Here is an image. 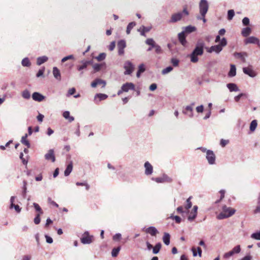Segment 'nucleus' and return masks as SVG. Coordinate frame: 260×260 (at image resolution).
Instances as JSON below:
<instances>
[{
  "label": "nucleus",
  "mask_w": 260,
  "mask_h": 260,
  "mask_svg": "<svg viewBox=\"0 0 260 260\" xmlns=\"http://www.w3.org/2000/svg\"><path fill=\"white\" fill-rule=\"evenodd\" d=\"M205 45V44L203 41L199 40L197 42L195 48L189 55L191 62L196 63L198 61V56L203 54Z\"/></svg>",
  "instance_id": "nucleus-1"
},
{
  "label": "nucleus",
  "mask_w": 260,
  "mask_h": 260,
  "mask_svg": "<svg viewBox=\"0 0 260 260\" xmlns=\"http://www.w3.org/2000/svg\"><path fill=\"white\" fill-rule=\"evenodd\" d=\"M235 212L236 210L234 209L224 205L222 207V211L217 216V218L219 220L227 218L234 215Z\"/></svg>",
  "instance_id": "nucleus-2"
},
{
  "label": "nucleus",
  "mask_w": 260,
  "mask_h": 260,
  "mask_svg": "<svg viewBox=\"0 0 260 260\" xmlns=\"http://www.w3.org/2000/svg\"><path fill=\"white\" fill-rule=\"evenodd\" d=\"M227 45V41L225 38H223L219 44L216 45L212 46L210 48H206L207 51L208 53L215 52L217 54H219L223 49V47H225Z\"/></svg>",
  "instance_id": "nucleus-3"
},
{
  "label": "nucleus",
  "mask_w": 260,
  "mask_h": 260,
  "mask_svg": "<svg viewBox=\"0 0 260 260\" xmlns=\"http://www.w3.org/2000/svg\"><path fill=\"white\" fill-rule=\"evenodd\" d=\"M189 15V12L186 8H184L181 12H178L172 15L169 22L175 23L181 20L184 16H187Z\"/></svg>",
  "instance_id": "nucleus-4"
},
{
  "label": "nucleus",
  "mask_w": 260,
  "mask_h": 260,
  "mask_svg": "<svg viewBox=\"0 0 260 260\" xmlns=\"http://www.w3.org/2000/svg\"><path fill=\"white\" fill-rule=\"evenodd\" d=\"M209 9V4L207 0H201L199 3V11L201 16L206 15Z\"/></svg>",
  "instance_id": "nucleus-5"
},
{
  "label": "nucleus",
  "mask_w": 260,
  "mask_h": 260,
  "mask_svg": "<svg viewBox=\"0 0 260 260\" xmlns=\"http://www.w3.org/2000/svg\"><path fill=\"white\" fill-rule=\"evenodd\" d=\"M123 68L125 70L124 74L125 75H131L134 72L135 69L134 65L130 61H126L123 66Z\"/></svg>",
  "instance_id": "nucleus-6"
},
{
  "label": "nucleus",
  "mask_w": 260,
  "mask_h": 260,
  "mask_svg": "<svg viewBox=\"0 0 260 260\" xmlns=\"http://www.w3.org/2000/svg\"><path fill=\"white\" fill-rule=\"evenodd\" d=\"M145 43L146 44L151 46L152 47L154 48L156 53L160 54L162 52V50L160 46L156 44L153 39H147L146 40Z\"/></svg>",
  "instance_id": "nucleus-7"
},
{
  "label": "nucleus",
  "mask_w": 260,
  "mask_h": 260,
  "mask_svg": "<svg viewBox=\"0 0 260 260\" xmlns=\"http://www.w3.org/2000/svg\"><path fill=\"white\" fill-rule=\"evenodd\" d=\"M241 251V246L240 245H238L234 247L232 250L229 251L228 252L225 253L224 254L223 257L225 258H228L230 257L233 256L235 254L239 253Z\"/></svg>",
  "instance_id": "nucleus-8"
},
{
  "label": "nucleus",
  "mask_w": 260,
  "mask_h": 260,
  "mask_svg": "<svg viewBox=\"0 0 260 260\" xmlns=\"http://www.w3.org/2000/svg\"><path fill=\"white\" fill-rule=\"evenodd\" d=\"M206 158L208 162L210 165H214L215 164V155L213 151L208 150L206 155Z\"/></svg>",
  "instance_id": "nucleus-9"
},
{
  "label": "nucleus",
  "mask_w": 260,
  "mask_h": 260,
  "mask_svg": "<svg viewBox=\"0 0 260 260\" xmlns=\"http://www.w3.org/2000/svg\"><path fill=\"white\" fill-rule=\"evenodd\" d=\"M92 236H89L88 232H85L81 238V242L84 244H90L92 242Z\"/></svg>",
  "instance_id": "nucleus-10"
},
{
  "label": "nucleus",
  "mask_w": 260,
  "mask_h": 260,
  "mask_svg": "<svg viewBox=\"0 0 260 260\" xmlns=\"http://www.w3.org/2000/svg\"><path fill=\"white\" fill-rule=\"evenodd\" d=\"M80 62L81 63V64L78 66L77 67V69L78 71L81 72L80 75L82 76V74H83V72L82 71V70L85 69L89 64H91L92 61L83 60H81Z\"/></svg>",
  "instance_id": "nucleus-11"
},
{
  "label": "nucleus",
  "mask_w": 260,
  "mask_h": 260,
  "mask_svg": "<svg viewBox=\"0 0 260 260\" xmlns=\"http://www.w3.org/2000/svg\"><path fill=\"white\" fill-rule=\"evenodd\" d=\"M117 47L118 49V54L120 55H122L124 54V49L126 47V43L124 40H120L118 41L117 44Z\"/></svg>",
  "instance_id": "nucleus-12"
},
{
  "label": "nucleus",
  "mask_w": 260,
  "mask_h": 260,
  "mask_svg": "<svg viewBox=\"0 0 260 260\" xmlns=\"http://www.w3.org/2000/svg\"><path fill=\"white\" fill-rule=\"evenodd\" d=\"M194 105V103H192L190 105L186 106L185 108V111H183V113L184 114L187 115L189 117L192 118L193 116V106Z\"/></svg>",
  "instance_id": "nucleus-13"
},
{
  "label": "nucleus",
  "mask_w": 260,
  "mask_h": 260,
  "mask_svg": "<svg viewBox=\"0 0 260 260\" xmlns=\"http://www.w3.org/2000/svg\"><path fill=\"white\" fill-rule=\"evenodd\" d=\"M122 90L124 92H128L129 90H135V86L134 83L132 82H126L123 84L122 86Z\"/></svg>",
  "instance_id": "nucleus-14"
},
{
  "label": "nucleus",
  "mask_w": 260,
  "mask_h": 260,
  "mask_svg": "<svg viewBox=\"0 0 260 260\" xmlns=\"http://www.w3.org/2000/svg\"><path fill=\"white\" fill-rule=\"evenodd\" d=\"M45 158L46 160H51L54 162L55 161V157L53 149H50L48 152L45 155Z\"/></svg>",
  "instance_id": "nucleus-15"
},
{
  "label": "nucleus",
  "mask_w": 260,
  "mask_h": 260,
  "mask_svg": "<svg viewBox=\"0 0 260 260\" xmlns=\"http://www.w3.org/2000/svg\"><path fill=\"white\" fill-rule=\"evenodd\" d=\"M145 174L146 175H151L153 173V167L148 161L144 164Z\"/></svg>",
  "instance_id": "nucleus-16"
},
{
  "label": "nucleus",
  "mask_w": 260,
  "mask_h": 260,
  "mask_svg": "<svg viewBox=\"0 0 260 260\" xmlns=\"http://www.w3.org/2000/svg\"><path fill=\"white\" fill-rule=\"evenodd\" d=\"M245 44H254L259 46V39L253 36L249 37L245 40Z\"/></svg>",
  "instance_id": "nucleus-17"
},
{
  "label": "nucleus",
  "mask_w": 260,
  "mask_h": 260,
  "mask_svg": "<svg viewBox=\"0 0 260 260\" xmlns=\"http://www.w3.org/2000/svg\"><path fill=\"white\" fill-rule=\"evenodd\" d=\"M32 98L34 101L40 102L43 101L45 97L39 92H35L32 94Z\"/></svg>",
  "instance_id": "nucleus-18"
},
{
  "label": "nucleus",
  "mask_w": 260,
  "mask_h": 260,
  "mask_svg": "<svg viewBox=\"0 0 260 260\" xmlns=\"http://www.w3.org/2000/svg\"><path fill=\"white\" fill-rule=\"evenodd\" d=\"M235 57L240 58L243 62L246 61V57H247L248 55L246 52H235L234 54Z\"/></svg>",
  "instance_id": "nucleus-19"
},
{
  "label": "nucleus",
  "mask_w": 260,
  "mask_h": 260,
  "mask_svg": "<svg viewBox=\"0 0 260 260\" xmlns=\"http://www.w3.org/2000/svg\"><path fill=\"white\" fill-rule=\"evenodd\" d=\"M243 71L244 74L248 75L251 77H254L256 76V74L250 68H243Z\"/></svg>",
  "instance_id": "nucleus-20"
},
{
  "label": "nucleus",
  "mask_w": 260,
  "mask_h": 260,
  "mask_svg": "<svg viewBox=\"0 0 260 260\" xmlns=\"http://www.w3.org/2000/svg\"><path fill=\"white\" fill-rule=\"evenodd\" d=\"M178 39L183 46H185L186 44V40L184 31H182L178 34Z\"/></svg>",
  "instance_id": "nucleus-21"
},
{
  "label": "nucleus",
  "mask_w": 260,
  "mask_h": 260,
  "mask_svg": "<svg viewBox=\"0 0 260 260\" xmlns=\"http://www.w3.org/2000/svg\"><path fill=\"white\" fill-rule=\"evenodd\" d=\"M145 231L147 233L150 234L152 236H155L158 233V231L154 226L148 228Z\"/></svg>",
  "instance_id": "nucleus-22"
},
{
  "label": "nucleus",
  "mask_w": 260,
  "mask_h": 260,
  "mask_svg": "<svg viewBox=\"0 0 260 260\" xmlns=\"http://www.w3.org/2000/svg\"><path fill=\"white\" fill-rule=\"evenodd\" d=\"M226 86L231 92L238 91L239 90L238 87L235 83H228Z\"/></svg>",
  "instance_id": "nucleus-23"
},
{
  "label": "nucleus",
  "mask_w": 260,
  "mask_h": 260,
  "mask_svg": "<svg viewBox=\"0 0 260 260\" xmlns=\"http://www.w3.org/2000/svg\"><path fill=\"white\" fill-rule=\"evenodd\" d=\"M73 170V162L71 161L67 166L64 172V175L65 176H68Z\"/></svg>",
  "instance_id": "nucleus-24"
},
{
  "label": "nucleus",
  "mask_w": 260,
  "mask_h": 260,
  "mask_svg": "<svg viewBox=\"0 0 260 260\" xmlns=\"http://www.w3.org/2000/svg\"><path fill=\"white\" fill-rule=\"evenodd\" d=\"M151 29V27H146L142 26L138 30L140 32V34L142 36H146L145 32L149 31Z\"/></svg>",
  "instance_id": "nucleus-25"
},
{
  "label": "nucleus",
  "mask_w": 260,
  "mask_h": 260,
  "mask_svg": "<svg viewBox=\"0 0 260 260\" xmlns=\"http://www.w3.org/2000/svg\"><path fill=\"white\" fill-rule=\"evenodd\" d=\"M48 60V57L46 56H42L37 58V64L38 66H40L44 62H46Z\"/></svg>",
  "instance_id": "nucleus-26"
},
{
  "label": "nucleus",
  "mask_w": 260,
  "mask_h": 260,
  "mask_svg": "<svg viewBox=\"0 0 260 260\" xmlns=\"http://www.w3.org/2000/svg\"><path fill=\"white\" fill-rule=\"evenodd\" d=\"M236 75V68L234 64H231L230 70L228 73V76L230 77H233Z\"/></svg>",
  "instance_id": "nucleus-27"
},
{
  "label": "nucleus",
  "mask_w": 260,
  "mask_h": 260,
  "mask_svg": "<svg viewBox=\"0 0 260 260\" xmlns=\"http://www.w3.org/2000/svg\"><path fill=\"white\" fill-rule=\"evenodd\" d=\"M251 32V29L249 27H246L243 28L241 34L243 37H248Z\"/></svg>",
  "instance_id": "nucleus-28"
},
{
  "label": "nucleus",
  "mask_w": 260,
  "mask_h": 260,
  "mask_svg": "<svg viewBox=\"0 0 260 260\" xmlns=\"http://www.w3.org/2000/svg\"><path fill=\"white\" fill-rule=\"evenodd\" d=\"M53 74L54 77L56 79L60 80V73L59 70L58 69L57 67H54L53 68Z\"/></svg>",
  "instance_id": "nucleus-29"
},
{
  "label": "nucleus",
  "mask_w": 260,
  "mask_h": 260,
  "mask_svg": "<svg viewBox=\"0 0 260 260\" xmlns=\"http://www.w3.org/2000/svg\"><path fill=\"white\" fill-rule=\"evenodd\" d=\"M162 240L165 244L169 245L170 242V234L167 233L164 234L162 238Z\"/></svg>",
  "instance_id": "nucleus-30"
},
{
  "label": "nucleus",
  "mask_w": 260,
  "mask_h": 260,
  "mask_svg": "<svg viewBox=\"0 0 260 260\" xmlns=\"http://www.w3.org/2000/svg\"><path fill=\"white\" fill-rule=\"evenodd\" d=\"M28 137V135L27 134H26L24 136H23L22 138H21V142L26 145L27 148H29L30 147V143L29 142H28V140H27V138Z\"/></svg>",
  "instance_id": "nucleus-31"
},
{
  "label": "nucleus",
  "mask_w": 260,
  "mask_h": 260,
  "mask_svg": "<svg viewBox=\"0 0 260 260\" xmlns=\"http://www.w3.org/2000/svg\"><path fill=\"white\" fill-rule=\"evenodd\" d=\"M196 30V28L194 26H192L191 25H188L187 26H186L184 28V30L183 31H184V34H189L191 33Z\"/></svg>",
  "instance_id": "nucleus-32"
},
{
  "label": "nucleus",
  "mask_w": 260,
  "mask_h": 260,
  "mask_svg": "<svg viewBox=\"0 0 260 260\" xmlns=\"http://www.w3.org/2000/svg\"><path fill=\"white\" fill-rule=\"evenodd\" d=\"M108 98V95L104 93H97L95 94L94 96L95 100H96L97 99H99V101H101L102 100H104Z\"/></svg>",
  "instance_id": "nucleus-33"
},
{
  "label": "nucleus",
  "mask_w": 260,
  "mask_h": 260,
  "mask_svg": "<svg viewBox=\"0 0 260 260\" xmlns=\"http://www.w3.org/2000/svg\"><path fill=\"white\" fill-rule=\"evenodd\" d=\"M21 64L24 67H29L31 66V62L28 57H25L22 60Z\"/></svg>",
  "instance_id": "nucleus-34"
},
{
  "label": "nucleus",
  "mask_w": 260,
  "mask_h": 260,
  "mask_svg": "<svg viewBox=\"0 0 260 260\" xmlns=\"http://www.w3.org/2000/svg\"><path fill=\"white\" fill-rule=\"evenodd\" d=\"M145 71V66L143 63L139 65L138 68V71L137 73V77L139 78L141 76V74L143 73Z\"/></svg>",
  "instance_id": "nucleus-35"
},
{
  "label": "nucleus",
  "mask_w": 260,
  "mask_h": 260,
  "mask_svg": "<svg viewBox=\"0 0 260 260\" xmlns=\"http://www.w3.org/2000/svg\"><path fill=\"white\" fill-rule=\"evenodd\" d=\"M21 95L24 99L28 100L30 98V93L27 89L23 90L22 92Z\"/></svg>",
  "instance_id": "nucleus-36"
},
{
  "label": "nucleus",
  "mask_w": 260,
  "mask_h": 260,
  "mask_svg": "<svg viewBox=\"0 0 260 260\" xmlns=\"http://www.w3.org/2000/svg\"><path fill=\"white\" fill-rule=\"evenodd\" d=\"M257 204V206L256 207L255 210L253 211L254 214L260 213V192L258 194Z\"/></svg>",
  "instance_id": "nucleus-37"
},
{
  "label": "nucleus",
  "mask_w": 260,
  "mask_h": 260,
  "mask_svg": "<svg viewBox=\"0 0 260 260\" xmlns=\"http://www.w3.org/2000/svg\"><path fill=\"white\" fill-rule=\"evenodd\" d=\"M136 23L135 22H130L126 27V34L127 35L129 34L131 30L133 28V27L136 25Z\"/></svg>",
  "instance_id": "nucleus-38"
},
{
  "label": "nucleus",
  "mask_w": 260,
  "mask_h": 260,
  "mask_svg": "<svg viewBox=\"0 0 260 260\" xmlns=\"http://www.w3.org/2000/svg\"><path fill=\"white\" fill-rule=\"evenodd\" d=\"M161 247V244L160 243H157L154 247L153 248V253L154 254H157L159 252Z\"/></svg>",
  "instance_id": "nucleus-39"
},
{
  "label": "nucleus",
  "mask_w": 260,
  "mask_h": 260,
  "mask_svg": "<svg viewBox=\"0 0 260 260\" xmlns=\"http://www.w3.org/2000/svg\"><path fill=\"white\" fill-rule=\"evenodd\" d=\"M257 125V121L256 120H252L250 124V130L251 132H254Z\"/></svg>",
  "instance_id": "nucleus-40"
},
{
  "label": "nucleus",
  "mask_w": 260,
  "mask_h": 260,
  "mask_svg": "<svg viewBox=\"0 0 260 260\" xmlns=\"http://www.w3.org/2000/svg\"><path fill=\"white\" fill-rule=\"evenodd\" d=\"M120 247L119 246V247H117L116 248H114L112 250V252H111V254H112V256L113 257H116L119 252V251L120 250Z\"/></svg>",
  "instance_id": "nucleus-41"
},
{
  "label": "nucleus",
  "mask_w": 260,
  "mask_h": 260,
  "mask_svg": "<svg viewBox=\"0 0 260 260\" xmlns=\"http://www.w3.org/2000/svg\"><path fill=\"white\" fill-rule=\"evenodd\" d=\"M191 199H192V197L190 196L186 200V204L185 206V208L186 209H188L191 207V206H192V203L191 202Z\"/></svg>",
  "instance_id": "nucleus-42"
},
{
  "label": "nucleus",
  "mask_w": 260,
  "mask_h": 260,
  "mask_svg": "<svg viewBox=\"0 0 260 260\" xmlns=\"http://www.w3.org/2000/svg\"><path fill=\"white\" fill-rule=\"evenodd\" d=\"M251 238L256 240H260V231L251 234Z\"/></svg>",
  "instance_id": "nucleus-43"
},
{
  "label": "nucleus",
  "mask_w": 260,
  "mask_h": 260,
  "mask_svg": "<svg viewBox=\"0 0 260 260\" xmlns=\"http://www.w3.org/2000/svg\"><path fill=\"white\" fill-rule=\"evenodd\" d=\"M106 54L105 53H101L98 56L95 57V59L99 61H101L104 60L106 58Z\"/></svg>",
  "instance_id": "nucleus-44"
},
{
  "label": "nucleus",
  "mask_w": 260,
  "mask_h": 260,
  "mask_svg": "<svg viewBox=\"0 0 260 260\" xmlns=\"http://www.w3.org/2000/svg\"><path fill=\"white\" fill-rule=\"evenodd\" d=\"M235 16V12L234 10H229L228 11V19L229 20H231L234 16Z\"/></svg>",
  "instance_id": "nucleus-45"
},
{
  "label": "nucleus",
  "mask_w": 260,
  "mask_h": 260,
  "mask_svg": "<svg viewBox=\"0 0 260 260\" xmlns=\"http://www.w3.org/2000/svg\"><path fill=\"white\" fill-rule=\"evenodd\" d=\"M105 63H95L93 64V68L95 72L99 71Z\"/></svg>",
  "instance_id": "nucleus-46"
},
{
  "label": "nucleus",
  "mask_w": 260,
  "mask_h": 260,
  "mask_svg": "<svg viewBox=\"0 0 260 260\" xmlns=\"http://www.w3.org/2000/svg\"><path fill=\"white\" fill-rule=\"evenodd\" d=\"M173 70V68L171 66H169L167 67L166 68L163 69L161 71V73L163 75L167 74Z\"/></svg>",
  "instance_id": "nucleus-47"
},
{
  "label": "nucleus",
  "mask_w": 260,
  "mask_h": 260,
  "mask_svg": "<svg viewBox=\"0 0 260 260\" xmlns=\"http://www.w3.org/2000/svg\"><path fill=\"white\" fill-rule=\"evenodd\" d=\"M33 206H34V208H35L36 210L39 212V214H43V211L42 210L41 208L40 207V206L37 203H34L33 204Z\"/></svg>",
  "instance_id": "nucleus-48"
},
{
  "label": "nucleus",
  "mask_w": 260,
  "mask_h": 260,
  "mask_svg": "<svg viewBox=\"0 0 260 260\" xmlns=\"http://www.w3.org/2000/svg\"><path fill=\"white\" fill-rule=\"evenodd\" d=\"M197 215V214L196 213H194V215L193 212L191 211L188 217V220H189L190 221L193 220L196 218Z\"/></svg>",
  "instance_id": "nucleus-49"
},
{
  "label": "nucleus",
  "mask_w": 260,
  "mask_h": 260,
  "mask_svg": "<svg viewBox=\"0 0 260 260\" xmlns=\"http://www.w3.org/2000/svg\"><path fill=\"white\" fill-rule=\"evenodd\" d=\"M162 177L163 178L164 182H171L172 181V178L166 174H164Z\"/></svg>",
  "instance_id": "nucleus-50"
},
{
  "label": "nucleus",
  "mask_w": 260,
  "mask_h": 260,
  "mask_svg": "<svg viewBox=\"0 0 260 260\" xmlns=\"http://www.w3.org/2000/svg\"><path fill=\"white\" fill-rule=\"evenodd\" d=\"M76 184L77 186H85V188L87 190H89V185L86 183V182H77L76 183Z\"/></svg>",
  "instance_id": "nucleus-51"
},
{
  "label": "nucleus",
  "mask_w": 260,
  "mask_h": 260,
  "mask_svg": "<svg viewBox=\"0 0 260 260\" xmlns=\"http://www.w3.org/2000/svg\"><path fill=\"white\" fill-rule=\"evenodd\" d=\"M23 187H22V189H23L22 194H23L24 198H25V194L26 193V190H27V188H26L27 182H26V181H23Z\"/></svg>",
  "instance_id": "nucleus-52"
},
{
  "label": "nucleus",
  "mask_w": 260,
  "mask_h": 260,
  "mask_svg": "<svg viewBox=\"0 0 260 260\" xmlns=\"http://www.w3.org/2000/svg\"><path fill=\"white\" fill-rule=\"evenodd\" d=\"M96 81L98 85L102 84V87H105L106 82L105 80H103L99 78H96Z\"/></svg>",
  "instance_id": "nucleus-53"
},
{
  "label": "nucleus",
  "mask_w": 260,
  "mask_h": 260,
  "mask_svg": "<svg viewBox=\"0 0 260 260\" xmlns=\"http://www.w3.org/2000/svg\"><path fill=\"white\" fill-rule=\"evenodd\" d=\"M10 209L14 208V209L17 213H20L21 210V208L18 205L14 204V205H12V206H10Z\"/></svg>",
  "instance_id": "nucleus-54"
},
{
  "label": "nucleus",
  "mask_w": 260,
  "mask_h": 260,
  "mask_svg": "<svg viewBox=\"0 0 260 260\" xmlns=\"http://www.w3.org/2000/svg\"><path fill=\"white\" fill-rule=\"evenodd\" d=\"M74 59V56L73 55H70L65 56L64 57L62 58L61 62H64L65 61H66L67 60H68L69 59Z\"/></svg>",
  "instance_id": "nucleus-55"
},
{
  "label": "nucleus",
  "mask_w": 260,
  "mask_h": 260,
  "mask_svg": "<svg viewBox=\"0 0 260 260\" xmlns=\"http://www.w3.org/2000/svg\"><path fill=\"white\" fill-rule=\"evenodd\" d=\"M170 218L173 219H174L175 220L176 222L177 223H180L181 220V218L179 216H177V215L176 216L172 215L170 216Z\"/></svg>",
  "instance_id": "nucleus-56"
},
{
  "label": "nucleus",
  "mask_w": 260,
  "mask_h": 260,
  "mask_svg": "<svg viewBox=\"0 0 260 260\" xmlns=\"http://www.w3.org/2000/svg\"><path fill=\"white\" fill-rule=\"evenodd\" d=\"M229 143V141L228 140H224L222 139L220 140V144L222 147H224Z\"/></svg>",
  "instance_id": "nucleus-57"
},
{
  "label": "nucleus",
  "mask_w": 260,
  "mask_h": 260,
  "mask_svg": "<svg viewBox=\"0 0 260 260\" xmlns=\"http://www.w3.org/2000/svg\"><path fill=\"white\" fill-rule=\"evenodd\" d=\"M121 238V235L120 233H117L113 237V240L114 241H119Z\"/></svg>",
  "instance_id": "nucleus-58"
},
{
  "label": "nucleus",
  "mask_w": 260,
  "mask_h": 260,
  "mask_svg": "<svg viewBox=\"0 0 260 260\" xmlns=\"http://www.w3.org/2000/svg\"><path fill=\"white\" fill-rule=\"evenodd\" d=\"M76 91V89L75 88H70L69 90H68V93L67 94V96H70L73 94H74V93Z\"/></svg>",
  "instance_id": "nucleus-59"
},
{
  "label": "nucleus",
  "mask_w": 260,
  "mask_h": 260,
  "mask_svg": "<svg viewBox=\"0 0 260 260\" xmlns=\"http://www.w3.org/2000/svg\"><path fill=\"white\" fill-rule=\"evenodd\" d=\"M246 96V94L245 93H240L239 94V95H238L237 96H236L235 98H234V99H235V101L237 102H239L240 98H242V96Z\"/></svg>",
  "instance_id": "nucleus-60"
},
{
  "label": "nucleus",
  "mask_w": 260,
  "mask_h": 260,
  "mask_svg": "<svg viewBox=\"0 0 260 260\" xmlns=\"http://www.w3.org/2000/svg\"><path fill=\"white\" fill-rule=\"evenodd\" d=\"M40 214H38L36 215V216L35 217V218H34V222L36 224H38L40 222L41 219H40Z\"/></svg>",
  "instance_id": "nucleus-61"
},
{
  "label": "nucleus",
  "mask_w": 260,
  "mask_h": 260,
  "mask_svg": "<svg viewBox=\"0 0 260 260\" xmlns=\"http://www.w3.org/2000/svg\"><path fill=\"white\" fill-rule=\"evenodd\" d=\"M152 179L155 181L157 183H164L163 178L161 177H157V178H152Z\"/></svg>",
  "instance_id": "nucleus-62"
},
{
  "label": "nucleus",
  "mask_w": 260,
  "mask_h": 260,
  "mask_svg": "<svg viewBox=\"0 0 260 260\" xmlns=\"http://www.w3.org/2000/svg\"><path fill=\"white\" fill-rule=\"evenodd\" d=\"M249 19L248 17H244L242 19V23L244 25L246 26L249 24Z\"/></svg>",
  "instance_id": "nucleus-63"
},
{
  "label": "nucleus",
  "mask_w": 260,
  "mask_h": 260,
  "mask_svg": "<svg viewBox=\"0 0 260 260\" xmlns=\"http://www.w3.org/2000/svg\"><path fill=\"white\" fill-rule=\"evenodd\" d=\"M171 63L174 66L176 67L178 65L179 60L176 58H173L171 59Z\"/></svg>",
  "instance_id": "nucleus-64"
}]
</instances>
